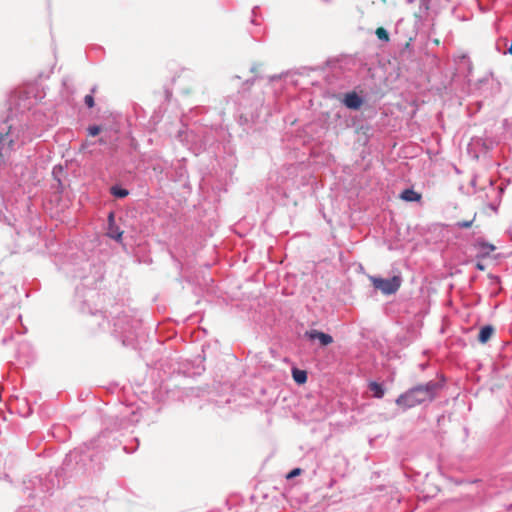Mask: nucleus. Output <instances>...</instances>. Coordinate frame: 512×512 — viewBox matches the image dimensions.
Wrapping results in <instances>:
<instances>
[{"label":"nucleus","mask_w":512,"mask_h":512,"mask_svg":"<svg viewBox=\"0 0 512 512\" xmlns=\"http://www.w3.org/2000/svg\"><path fill=\"white\" fill-rule=\"evenodd\" d=\"M441 385L434 381H428L424 384H418L407 391L401 393L395 400V403L402 410H408L426 402H432Z\"/></svg>","instance_id":"nucleus-1"},{"label":"nucleus","mask_w":512,"mask_h":512,"mask_svg":"<svg viewBox=\"0 0 512 512\" xmlns=\"http://www.w3.org/2000/svg\"><path fill=\"white\" fill-rule=\"evenodd\" d=\"M34 138L25 125H9L5 133L0 132V162L4 163L13 151L31 142Z\"/></svg>","instance_id":"nucleus-2"},{"label":"nucleus","mask_w":512,"mask_h":512,"mask_svg":"<svg viewBox=\"0 0 512 512\" xmlns=\"http://www.w3.org/2000/svg\"><path fill=\"white\" fill-rule=\"evenodd\" d=\"M369 280L376 290H380L384 295L395 294L401 284L402 278L400 275H395L390 279H384L378 276H369Z\"/></svg>","instance_id":"nucleus-3"},{"label":"nucleus","mask_w":512,"mask_h":512,"mask_svg":"<svg viewBox=\"0 0 512 512\" xmlns=\"http://www.w3.org/2000/svg\"><path fill=\"white\" fill-rule=\"evenodd\" d=\"M473 246L477 251L478 258L488 257L496 249V247L493 244L486 242L482 238L477 239L474 242Z\"/></svg>","instance_id":"nucleus-4"},{"label":"nucleus","mask_w":512,"mask_h":512,"mask_svg":"<svg viewBox=\"0 0 512 512\" xmlns=\"http://www.w3.org/2000/svg\"><path fill=\"white\" fill-rule=\"evenodd\" d=\"M305 337H307L309 340H319L322 346H327L333 342L331 335L315 329L306 331Z\"/></svg>","instance_id":"nucleus-5"},{"label":"nucleus","mask_w":512,"mask_h":512,"mask_svg":"<svg viewBox=\"0 0 512 512\" xmlns=\"http://www.w3.org/2000/svg\"><path fill=\"white\" fill-rule=\"evenodd\" d=\"M345 105L351 109H358L362 105V99L356 93H349L344 100Z\"/></svg>","instance_id":"nucleus-6"},{"label":"nucleus","mask_w":512,"mask_h":512,"mask_svg":"<svg viewBox=\"0 0 512 512\" xmlns=\"http://www.w3.org/2000/svg\"><path fill=\"white\" fill-rule=\"evenodd\" d=\"M368 388L373 392V397L377 399H381L385 395V388L383 384L378 383L376 381H370L368 383Z\"/></svg>","instance_id":"nucleus-7"},{"label":"nucleus","mask_w":512,"mask_h":512,"mask_svg":"<svg viewBox=\"0 0 512 512\" xmlns=\"http://www.w3.org/2000/svg\"><path fill=\"white\" fill-rule=\"evenodd\" d=\"M400 198L407 202H418L421 199V194L411 188H408L401 192Z\"/></svg>","instance_id":"nucleus-8"},{"label":"nucleus","mask_w":512,"mask_h":512,"mask_svg":"<svg viewBox=\"0 0 512 512\" xmlns=\"http://www.w3.org/2000/svg\"><path fill=\"white\" fill-rule=\"evenodd\" d=\"M494 329L490 325L483 326L480 329L478 340L480 343H486L492 336Z\"/></svg>","instance_id":"nucleus-9"},{"label":"nucleus","mask_w":512,"mask_h":512,"mask_svg":"<svg viewBox=\"0 0 512 512\" xmlns=\"http://www.w3.org/2000/svg\"><path fill=\"white\" fill-rule=\"evenodd\" d=\"M292 376L294 381L298 384H303L307 380V373L304 370L293 369Z\"/></svg>","instance_id":"nucleus-10"},{"label":"nucleus","mask_w":512,"mask_h":512,"mask_svg":"<svg viewBox=\"0 0 512 512\" xmlns=\"http://www.w3.org/2000/svg\"><path fill=\"white\" fill-rule=\"evenodd\" d=\"M111 194L117 198H124L129 194V192L127 189L115 185L111 187Z\"/></svg>","instance_id":"nucleus-11"},{"label":"nucleus","mask_w":512,"mask_h":512,"mask_svg":"<svg viewBox=\"0 0 512 512\" xmlns=\"http://www.w3.org/2000/svg\"><path fill=\"white\" fill-rule=\"evenodd\" d=\"M375 33L379 40L384 41V42L389 41V34L386 31V29H384L382 27L377 28Z\"/></svg>","instance_id":"nucleus-12"},{"label":"nucleus","mask_w":512,"mask_h":512,"mask_svg":"<svg viewBox=\"0 0 512 512\" xmlns=\"http://www.w3.org/2000/svg\"><path fill=\"white\" fill-rule=\"evenodd\" d=\"M100 131H101V128L98 125H91L88 127V134L90 136H96L99 134Z\"/></svg>","instance_id":"nucleus-13"},{"label":"nucleus","mask_w":512,"mask_h":512,"mask_svg":"<svg viewBox=\"0 0 512 512\" xmlns=\"http://www.w3.org/2000/svg\"><path fill=\"white\" fill-rule=\"evenodd\" d=\"M84 103L88 108H92L94 106V97L92 94H88L84 98Z\"/></svg>","instance_id":"nucleus-14"},{"label":"nucleus","mask_w":512,"mask_h":512,"mask_svg":"<svg viewBox=\"0 0 512 512\" xmlns=\"http://www.w3.org/2000/svg\"><path fill=\"white\" fill-rule=\"evenodd\" d=\"M108 235L111 237V238H114L116 240H120L121 237H122V232L118 231V229L116 231L110 229V231L108 232Z\"/></svg>","instance_id":"nucleus-15"},{"label":"nucleus","mask_w":512,"mask_h":512,"mask_svg":"<svg viewBox=\"0 0 512 512\" xmlns=\"http://www.w3.org/2000/svg\"><path fill=\"white\" fill-rule=\"evenodd\" d=\"M302 472V470L300 468H294L292 471H290L288 474H287V479H291V478H294L298 475H300Z\"/></svg>","instance_id":"nucleus-16"},{"label":"nucleus","mask_w":512,"mask_h":512,"mask_svg":"<svg viewBox=\"0 0 512 512\" xmlns=\"http://www.w3.org/2000/svg\"><path fill=\"white\" fill-rule=\"evenodd\" d=\"M472 222H473L472 220H469V221H459V222L456 223V226L458 228H469V227H471Z\"/></svg>","instance_id":"nucleus-17"},{"label":"nucleus","mask_w":512,"mask_h":512,"mask_svg":"<svg viewBox=\"0 0 512 512\" xmlns=\"http://www.w3.org/2000/svg\"><path fill=\"white\" fill-rule=\"evenodd\" d=\"M476 268H477L478 270H484V265H483V264H481V263H477V264H476Z\"/></svg>","instance_id":"nucleus-18"}]
</instances>
